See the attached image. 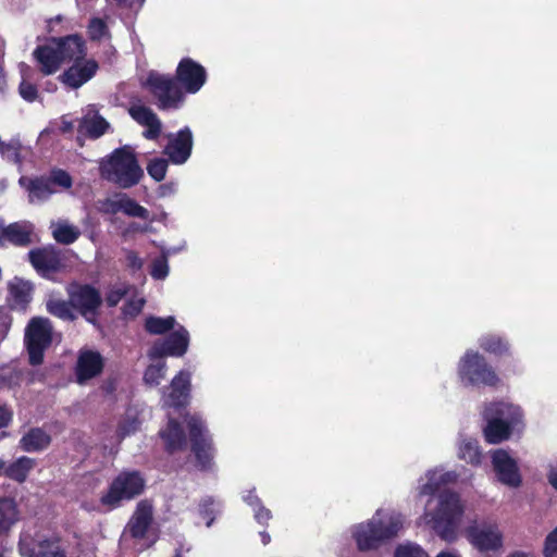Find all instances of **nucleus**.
<instances>
[{
	"label": "nucleus",
	"instance_id": "obj_35",
	"mask_svg": "<svg viewBox=\"0 0 557 557\" xmlns=\"http://www.w3.org/2000/svg\"><path fill=\"white\" fill-rule=\"evenodd\" d=\"M22 81L18 86L20 96L27 102H34L38 97V89L32 79L33 70L24 62L18 64Z\"/></svg>",
	"mask_w": 557,
	"mask_h": 557
},
{
	"label": "nucleus",
	"instance_id": "obj_22",
	"mask_svg": "<svg viewBox=\"0 0 557 557\" xmlns=\"http://www.w3.org/2000/svg\"><path fill=\"white\" fill-rule=\"evenodd\" d=\"M33 55L44 75L54 74L63 63L54 37L50 38L46 44L37 46Z\"/></svg>",
	"mask_w": 557,
	"mask_h": 557
},
{
	"label": "nucleus",
	"instance_id": "obj_39",
	"mask_svg": "<svg viewBox=\"0 0 557 557\" xmlns=\"http://www.w3.org/2000/svg\"><path fill=\"white\" fill-rule=\"evenodd\" d=\"M10 294L17 305L24 306L32 299V286L28 282L15 278L10 284Z\"/></svg>",
	"mask_w": 557,
	"mask_h": 557
},
{
	"label": "nucleus",
	"instance_id": "obj_30",
	"mask_svg": "<svg viewBox=\"0 0 557 557\" xmlns=\"http://www.w3.org/2000/svg\"><path fill=\"white\" fill-rule=\"evenodd\" d=\"M159 434L164 442L166 451L170 454L186 446L185 432L175 419L170 418L166 428L160 430Z\"/></svg>",
	"mask_w": 557,
	"mask_h": 557
},
{
	"label": "nucleus",
	"instance_id": "obj_57",
	"mask_svg": "<svg viewBox=\"0 0 557 557\" xmlns=\"http://www.w3.org/2000/svg\"><path fill=\"white\" fill-rule=\"evenodd\" d=\"M176 191V186L174 183L162 184L158 187V196L161 198L169 197Z\"/></svg>",
	"mask_w": 557,
	"mask_h": 557
},
{
	"label": "nucleus",
	"instance_id": "obj_62",
	"mask_svg": "<svg viewBox=\"0 0 557 557\" xmlns=\"http://www.w3.org/2000/svg\"><path fill=\"white\" fill-rule=\"evenodd\" d=\"M190 545L181 544L178 547L175 548V555L173 557H183V554L190 552Z\"/></svg>",
	"mask_w": 557,
	"mask_h": 557
},
{
	"label": "nucleus",
	"instance_id": "obj_14",
	"mask_svg": "<svg viewBox=\"0 0 557 557\" xmlns=\"http://www.w3.org/2000/svg\"><path fill=\"white\" fill-rule=\"evenodd\" d=\"M166 137L168 144L163 149V153L172 164H185L190 158L194 147L191 129L185 126L176 133H169Z\"/></svg>",
	"mask_w": 557,
	"mask_h": 557
},
{
	"label": "nucleus",
	"instance_id": "obj_29",
	"mask_svg": "<svg viewBox=\"0 0 557 557\" xmlns=\"http://www.w3.org/2000/svg\"><path fill=\"white\" fill-rule=\"evenodd\" d=\"M52 437L42 428H30L18 442V446L26 453H40L46 450L51 444Z\"/></svg>",
	"mask_w": 557,
	"mask_h": 557
},
{
	"label": "nucleus",
	"instance_id": "obj_43",
	"mask_svg": "<svg viewBox=\"0 0 557 557\" xmlns=\"http://www.w3.org/2000/svg\"><path fill=\"white\" fill-rule=\"evenodd\" d=\"M122 212L127 216L149 220V211L126 194H123Z\"/></svg>",
	"mask_w": 557,
	"mask_h": 557
},
{
	"label": "nucleus",
	"instance_id": "obj_16",
	"mask_svg": "<svg viewBox=\"0 0 557 557\" xmlns=\"http://www.w3.org/2000/svg\"><path fill=\"white\" fill-rule=\"evenodd\" d=\"M28 260L42 277H49L63 267L62 253L52 245L32 249L28 252Z\"/></svg>",
	"mask_w": 557,
	"mask_h": 557
},
{
	"label": "nucleus",
	"instance_id": "obj_59",
	"mask_svg": "<svg viewBox=\"0 0 557 557\" xmlns=\"http://www.w3.org/2000/svg\"><path fill=\"white\" fill-rule=\"evenodd\" d=\"M548 483L557 491V466L549 465L547 472Z\"/></svg>",
	"mask_w": 557,
	"mask_h": 557
},
{
	"label": "nucleus",
	"instance_id": "obj_24",
	"mask_svg": "<svg viewBox=\"0 0 557 557\" xmlns=\"http://www.w3.org/2000/svg\"><path fill=\"white\" fill-rule=\"evenodd\" d=\"M32 231L30 224L25 222H14L5 225L0 220V247L4 246L5 243H10L14 246L25 247L32 243Z\"/></svg>",
	"mask_w": 557,
	"mask_h": 557
},
{
	"label": "nucleus",
	"instance_id": "obj_55",
	"mask_svg": "<svg viewBox=\"0 0 557 557\" xmlns=\"http://www.w3.org/2000/svg\"><path fill=\"white\" fill-rule=\"evenodd\" d=\"M126 265L132 272L140 271L144 260L133 250L126 251Z\"/></svg>",
	"mask_w": 557,
	"mask_h": 557
},
{
	"label": "nucleus",
	"instance_id": "obj_18",
	"mask_svg": "<svg viewBox=\"0 0 557 557\" xmlns=\"http://www.w3.org/2000/svg\"><path fill=\"white\" fill-rule=\"evenodd\" d=\"M191 374L189 371L181 370L171 381L170 392L163 393L162 404L168 408L185 407L190 396Z\"/></svg>",
	"mask_w": 557,
	"mask_h": 557
},
{
	"label": "nucleus",
	"instance_id": "obj_58",
	"mask_svg": "<svg viewBox=\"0 0 557 557\" xmlns=\"http://www.w3.org/2000/svg\"><path fill=\"white\" fill-rule=\"evenodd\" d=\"M11 419L12 412L5 406H0V429L5 428Z\"/></svg>",
	"mask_w": 557,
	"mask_h": 557
},
{
	"label": "nucleus",
	"instance_id": "obj_13",
	"mask_svg": "<svg viewBox=\"0 0 557 557\" xmlns=\"http://www.w3.org/2000/svg\"><path fill=\"white\" fill-rule=\"evenodd\" d=\"M491 463L497 482L509 488H518L522 485L518 461L507 450L503 448L492 450Z\"/></svg>",
	"mask_w": 557,
	"mask_h": 557
},
{
	"label": "nucleus",
	"instance_id": "obj_50",
	"mask_svg": "<svg viewBox=\"0 0 557 557\" xmlns=\"http://www.w3.org/2000/svg\"><path fill=\"white\" fill-rule=\"evenodd\" d=\"M143 126L146 128L143 133V136L149 140H156L162 131V122L158 115H154L147 122V124H144Z\"/></svg>",
	"mask_w": 557,
	"mask_h": 557
},
{
	"label": "nucleus",
	"instance_id": "obj_44",
	"mask_svg": "<svg viewBox=\"0 0 557 557\" xmlns=\"http://www.w3.org/2000/svg\"><path fill=\"white\" fill-rule=\"evenodd\" d=\"M128 114L139 125L147 124V122L157 115L152 109L145 104L136 103L128 108Z\"/></svg>",
	"mask_w": 557,
	"mask_h": 557
},
{
	"label": "nucleus",
	"instance_id": "obj_9",
	"mask_svg": "<svg viewBox=\"0 0 557 557\" xmlns=\"http://www.w3.org/2000/svg\"><path fill=\"white\" fill-rule=\"evenodd\" d=\"M25 346L29 363L38 366L44 360V352L52 342V325L49 319L33 318L25 330Z\"/></svg>",
	"mask_w": 557,
	"mask_h": 557
},
{
	"label": "nucleus",
	"instance_id": "obj_3",
	"mask_svg": "<svg viewBox=\"0 0 557 557\" xmlns=\"http://www.w3.org/2000/svg\"><path fill=\"white\" fill-rule=\"evenodd\" d=\"M481 414L485 422L483 435L488 444H500L515 434L521 435L525 429L523 409L507 400L486 403Z\"/></svg>",
	"mask_w": 557,
	"mask_h": 557
},
{
	"label": "nucleus",
	"instance_id": "obj_53",
	"mask_svg": "<svg viewBox=\"0 0 557 557\" xmlns=\"http://www.w3.org/2000/svg\"><path fill=\"white\" fill-rule=\"evenodd\" d=\"M543 553L544 557H557V527L547 534Z\"/></svg>",
	"mask_w": 557,
	"mask_h": 557
},
{
	"label": "nucleus",
	"instance_id": "obj_7",
	"mask_svg": "<svg viewBox=\"0 0 557 557\" xmlns=\"http://www.w3.org/2000/svg\"><path fill=\"white\" fill-rule=\"evenodd\" d=\"M185 422L189 433L191 451L196 458V465L201 471H208L213 465L214 447L207 423L202 417L197 413L188 414Z\"/></svg>",
	"mask_w": 557,
	"mask_h": 557
},
{
	"label": "nucleus",
	"instance_id": "obj_25",
	"mask_svg": "<svg viewBox=\"0 0 557 557\" xmlns=\"http://www.w3.org/2000/svg\"><path fill=\"white\" fill-rule=\"evenodd\" d=\"M240 499L250 508L253 519L259 525L264 528L269 525L273 518L272 511L264 506L255 486L242 490Z\"/></svg>",
	"mask_w": 557,
	"mask_h": 557
},
{
	"label": "nucleus",
	"instance_id": "obj_42",
	"mask_svg": "<svg viewBox=\"0 0 557 557\" xmlns=\"http://www.w3.org/2000/svg\"><path fill=\"white\" fill-rule=\"evenodd\" d=\"M169 162V159L161 157L150 159L146 166L148 175L156 182H162L166 176Z\"/></svg>",
	"mask_w": 557,
	"mask_h": 557
},
{
	"label": "nucleus",
	"instance_id": "obj_61",
	"mask_svg": "<svg viewBox=\"0 0 557 557\" xmlns=\"http://www.w3.org/2000/svg\"><path fill=\"white\" fill-rule=\"evenodd\" d=\"M144 306V300H139L137 302H129L127 305V313H131V314H137L140 312L141 308Z\"/></svg>",
	"mask_w": 557,
	"mask_h": 557
},
{
	"label": "nucleus",
	"instance_id": "obj_51",
	"mask_svg": "<svg viewBox=\"0 0 557 557\" xmlns=\"http://www.w3.org/2000/svg\"><path fill=\"white\" fill-rule=\"evenodd\" d=\"M140 426V421L136 417L127 416L119 426L121 437L134 434Z\"/></svg>",
	"mask_w": 557,
	"mask_h": 557
},
{
	"label": "nucleus",
	"instance_id": "obj_2",
	"mask_svg": "<svg viewBox=\"0 0 557 557\" xmlns=\"http://www.w3.org/2000/svg\"><path fill=\"white\" fill-rule=\"evenodd\" d=\"M404 521L405 518L399 511L379 508L370 519L350 528L351 537L358 550H375L399 534Z\"/></svg>",
	"mask_w": 557,
	"mask_h": 557
},
{
	"label": "nucleus",
	"instance_id": "obj_45",
	"mask_svg": "<svg viewBox=\"0 0 557 557\" xmlns=\"http://www.w3.org/2000/svg\"><path fill=\"white\" fill-rule=\"evenodd\" d=\"M169 260L163 256L153 259L150 265V275L156 281H163L169 276Z\"/></svg>",
	"mask_w": 557,
	"mask_h": 557
},
{
	"label": "nucleus",
	"instance_id": "obj_56",
	"mask_svg": "<svg viewBox=\"0 0 557 557\" xmlns=\"http://www.w3.org/2000/svg\"><path fill=\"white\" fill-rule=\"evenodd\" d=\"M186 242L183 240L178 246L161 247V256L169 260L171 256H175L186 249Z\"/></svg>",
	"mask_w": 557,
	"mask_h": 557
},
{
	"label": "nucleus",
	"instance_id": "obj_26",
	"mask_svg": "<svg viewBox=\"0 0 557 557\" xmlns=\"http://www.w3.org/2000/svg\"><path fill=\"white\" fill-rule=\"evenodd\" d=\"M479 348L494 357H509L511 356V344L509 339L499 333L487 332L479 336Z\"/></svg>",
	"mask_w": 557,
	"mask_h": 557
},
{
	"label": "nucleus",
	"instance_id": "obj_19",
	"mask_svg": "<svg viewBox=\"0 0 557 557\" xmlns=\"http://www.w3.org/2000/svg\"><path fill=\"white\" fill-rule=\"evenodd\" d=\"M104 361L100 352L91 349L81 350L75 367V375L78 384L98 376L103 370Z\"/></svg>",
	"mask_w": 557,
	"mask_h": 557
},
{
	"label": "nucleus",
	"instance_id": "obj_60",
	"mask_svg": "<svg viewBox=\"0 0 557 557\" xmlns=\"http://www.w3.org/2000/svg\"><path fill=\"white\" fill-rule=\"evenodd\" d=\"M5 55V41L0 35V81L4 77L3 62Z\"/></svg>",
	"mask_w": 557,
	"mask_h": 557
},
{
	"label": "nucleus",
	"instance_id": "obj_34",
	"mask_svg": "<svg viewBox=\"0 0 557 557\" xmlns=\"http://www.w3.org/2000/svg\"><path fill=\"white\" fill-rule=\"evenodd\" d=\"M178 323L176 322L175 317H156L148 315L145 319L144 327L147 333L151 335H164L171 332L174 327H176Z\"/></svg>",
	"mask_w": 557,
	"mask_h": 557
},
{
	"label": "nucleus",
	"instance_id": "obj_32",
	"mask_svg": "<svg viewBox=\"0 0 557 557\" xmlns=\"http://www.w3.org/2000/svg\"><path fill=\"white\" fill-rule=\"evenodd\" d=\"M50 228L53 239L62 245H71L81 236V230L66 220L52 221Z\"/></svg>",
	"mask_w": 557,
	"mask_h": 557
},
{
	"label": "nucleus",
	"instance_id": "obj_6",
	"mask_svg": "<svg viewBox=\"0 0 557 557\" xmlns=\"http://www.w3.org/2000/svg\"><path fill=\"white\" fill-rule=\"evenodd\" d=\"M145 86L156 99V104L160 110L175 111L183 107L184 89L175 77L151 71L146 78Z\"/></svg>",
	"mask_w": 557,
	"mask_h": 557
},
{
	"label": "nucleus",
	"instance_id": "obj_36",
	"mask_svg": "<svg viewBox=\"0 0 557 557\" xmlns=\"http://www.w3.org/2000/svg\"><path fill=\"white\" fill-rule=\"evenodd\" d=\"M47 310L53 317L66 322H73L77 319L76 310L69 299H50L47 301Z\"/></svg>",
	"mask_w": 557,
	"mask_h": 557
},
{
	"label": "nucleus",
	"instance_id": "obj_38",
	"mask_svg": "<svg viewBox=\"0 0 557 557\" xmlns=\"http://www.w3.org/2000/svg\"><path fill=\"white\" fill-rule=\"evenodd\" d=\"M223 503L212 496L203 497L199 503V515L206 519V525L210 528L216 516L222 512Z\"/></svg>",
	"mask_w": 557,
	"mask_h": 557
},
{
	"label": "nucleus",
	"instance_id": "obj_64",
	"mask_svg": "<svg viewBox=\"0 0 557 557\" xmlns=\"http://www.w3.org/2000/svg\"><path fill=\"white\" fill-rule=\"evenodd\" d=\"M259 535L263 545H268L271 542V536L267 531H260Z\"/></svg>",
	"mask_w": 557,
	"mask_h": 557
},
{
	"label": "nucleus",
	"instance_id": "obj_31",
	"mask_svg": "<svg viewBox=\"0 0 557 557\" xmlns=\"http://www.w3.org/2000/svg\"><path fill=\"white\" fill-rule=\"evenodd\" d=\"M457 456L471 466H479L482 461V450L476 438L460 435L458 440Z\"/></svg>",
	"mask_w": 557,
	"mask_h": 557
},
{
	"label": "nucleus",
	"instance_id": "obj_37",
	"mask_svg": "<svg viewBox=\"0 0 557 557\" xmlns=\"http://www.w3.org/2000/svg\"><path fill=\"white\" fill-rule=\"evenodd\" d=\"M17 521L16 504L13 499L0 498V532H8Z\"/></svg>",
	"mask_w": 557,
	"mask_h": 557
},
{
	"label": "nucleus",
	"instance_id": "obj_47",
	"mask_svg": "<svg viewBox=\"0 0 557 557\" xmlns=\"http://www.w3.org/2000/svg\"><path fill=\"white\" fill-rule=\"evenodd\" d=\"M127 287L124 284L113 285L106 294L104 301L108 307L113 308L126 296Z\"/></svg>",
	"mask_w": 557,
	"mask_h": 557
},
{
	"label": "nucleus",
	"instance_id": "obj_63",
	"mask_svg": "<svg viewBox=\"0 0 557 557\" xmlns=\"http://www.w3.org/2000/svg\"><path fill=\"white\" fill-rule=\"evenodd\" d=\"M74 128V124L72 121H69L66 119H62V122H61V131L63 133H70L71 131H73Z\"/></svg>",
	"mask_w": 557,
	"mask_h": 557
},
{
	"label": "nucleus",
	"instance_id": "obj_21",
	"mask_svg": "<svg viewBox=\"0 0 557 557\" xmlns=\"http://www.w3.org/2000/svg\"><path fill=\"white\" fill-rule=\"evenodd\" d=\"M18 184L27 191L28 201L32 205H42L55 193L47 176H22Z\"/></svg>",
	"mask_w": 557,
	"mask_h": 557
},
{
	"label": "nucleus",
	"instance_id": "obj_10",
	"mask_svg": "<svg viewBox=\"0 0 557 557\" xmlns=\"http://www.w3.org/2000/svg\"><path fill=\"white\" fill-rule=\"evenodd\" d=\"M66 292L75 310L87 322L94 324L103 304L99 289L91 284L73 283L69 285Z\"/></svg>",
	"mask_w": 557,
	"mask_h": 557
},
{
	"label": "nucleus",
	"instance_id": "obj_54",
	"mask_svg": "<svg viewBox=\"0 0 557 557\" xmlns=\"http://www.w3.org/2000/svg\"><path fill=\"white\" fill-rule=\"evenodd\" d=\"M12 324V317L7 309L0 308V339H4Z\"/></svg>",
	"mask_w": 557,
	"mask_h": 557
},
{
	"label": "nucleus",
	"instance_id": "obj_4",
	"mask_svg": "<svg viewBox=\"0 0 557 557\" xmlns=\"http://www.w3.org/2000/svg\"><path fill=\"white\" fill-rule=\"evenodd\" d=\"M99 170L102 178L123 189L136 186L144 176V171L129 146L114 149L101 160Z\"/></svg>",
	"mask_w": 557,
	"mask_h": 557
},
{
	"label": "nucleus",
	"instance_id": "obj_28",
	"mask_svg": "<svg viewBox=\"0 0 557 557\" xmlns=\"http://www.w3.org/2000/svg\"><path fill=\"white\" fill-rule=\"evenodd\" d=\"M152 521V507L146 502H139L134 515L127 523V530L135 539H143Z\"/></svg>",
	"mask_w": 557,
	"mask_h": 557
},
{
	"label": "nucleus",
	"instance_id": "obj_46",
	"mask_svg": "<svg viewBox=\"0 0 557 557\" xmlns=\"http://www.w3.org/2000/svg\"><path fill=\"white\" fill-rule=\"evenodd\" d=\"M21 143L18 140H11L10 143H2L0 146V153L11 162L16 164L21 163Z\"/></svg>",
	"mask_w": 557,
	"mask_h": 557
},
{
	"label": "nucleus",
	"instance_id": "obj_11",
	"mask_svg": "<svg viewBox=\"0 0 557 557\" xmlns=\"http://www.w3.org/2000/svg\"><path fill=\"white\" fill-rule=\"evenodd\" d=\"M190 344L189 331L182 324H177L164 338L156 341L148 350L151 360L163 357L181 358L188 351Z\"/></svg>",
	"mask_w": 557,
	"mask_h": 557
},
{
	"label": "nucleus",
	"instance_id": "obj_12",
	"mask_svg": "<svg viewBox=\"0 0 557 557\" xmlns=\"http://www.w3.org/2000/svg\"><path fill=\"white\" fill-rule=\"evenodd\" d=\"M469 543L480 553H496L504 546V534L496 522H481L467 529Z\"/></svg>",
	"mask_w": 557,
	"mask_h": 557
},
{
	"label": "nucleus",
	"instance_id": "obj_23",
	"mask_svg": "<svg viewBox=\"0 0 557 557\" xmlns=\"http://www.w3.org/2000/svg\"><path fill=\"white\" fill-rule=\"evenodd\" d=\"M110 123L100 115L96 104H88L84 115L79 121V132L84 133L90 139H98L109 129Z\"/></svg>",
	"mask_w": 557,
	"mask_h": 557
},
{
	"label": "nucleus",
	"instance_id": "obj_49",
	"mask_svg": "<svg viewBox=\"0 0 557 557\" xmlns=\"http://www.w3.org/2000/svg\"><path fill=\"white\" fill-rule=\"evenodd\" d=\"M47 178L50 180L52 188H54V185H58L62 188L69 189L73 184L71 175L61 169L52 170Z\"/></svg>",
	"mask_w": 557,
	"mask_h": 557
},
{
	"label": "nucleus",
	"instance_id": "obj_33",
	"mask_svg": "<svg viewBox=\"0 0 557 557\" xmlns=\"http://www.w3.org/2000/svg\"><path fill=\"white\" fill-rule=\"evenodd\" d=\"M36 465L35 459L29 458L27 456H21L8 467H4V474L18 483H23L28 473L34 469Z\"/></svg>",
	"mask_w": 557,
	"mask_h": 557
},
{
	"label": "nucleus",
	"instance_id": "obj_1",
	"mask_svg": "<svg viewBox=\"0 0 557 557\" xmlns=\"http://www.w3.org/2000/svg\"><path fill=\"white\" fill-rule=\"evenodd\" d=\"M459 473L456 470H445L444 467H435L425 471L418 480V496H429L424 509V519L434 532L444 541L456 540L457 530L463 515V506L458 493L441 488L458 481Z\"/></svg>",
	"mask_w": 557,
	"mask_h": 557
},
{
	"label": "nucleus",
	"instance_id": "obj_8",
	"mask_svg": "<svg viewBox=\"0 0 557 557\" xmlns=\"http://www.w3.org/2000/svg\"><path fill=\"white\" fill-rule=\"evenodd\" d=\"M145 480L138 471H123L110 484L109 490L101 496L102 505L116 508L123 500H131L141 494Z\"/></svg>",
	"mask_w": 557,
	"mask_h": 557
},
{
	"label": "nucleus",
	"instance_id": "obj_40",
	"mask_svg": "<svg viewBox=\"0 0 557 557\" xmlns=\"http://www.w3.org/2000/svg\"><path fill=\"white\" fill-rule=\"evenodd\" d=\"M87 34L90 40L101 41L111 37L107 22L101 17H91L87 25Z\"/></svg>",
	"mask_w": 557,
	"mask_h": 557
},
{
	"label": "nucleus",
	"instance_id": "obj_41",
	"mask_svg": "<svg viewBox=\"0 0 557 557\" xmlns=\"http://www.w3.org/2000/svg\"><path fill=\"white\" fill-rule=\"evenodd\" d=\"M166 372V363L162 359H158L157 363L150 364L144 373V382L151 386H158L164 379Z\"/></svg>",
	"mask_w": 557,
	"mask_h": 557
},
{
	"label": "nucleus",
	"instance_id": "obj_48",
	"mask_svg": "<svg viewBox=\"0 0 557 557\" xmlns=\"http://www.w3.org/2000/svg\"><path fill=\"white\" fill-rule=\"evenodd\" d=\"M394 557H429V555L419 545L407 543L396 548Z\"/></svg>",
	"mask_w": 557,
	"mask_h": 557
},
{
	"label": "nucleus",
	"instance_id": "obj_17",
	"mask_svg": "<svg viewBox=\"0 0 557 557\" xmlns=\"http://www.w3.org/2000/svg\"><path fill=\"white\" fill-rule=\"evenodd\" d=\"M20 553L26 557H64L65 553L58 537L38 539L21 537Z\"/></svg>",
	"mask_w": 557,
	"mask_h": 557
},
{
	"label": "nucleus",
	"instance_id": "obj_5",
	"mask_svg": "<svg viewBox=\"0 0 557 557\" xmlns=\"http://www.w3.org/2000/svg\"><path fill=\"white\" fill-rule=\"evenodd\" d=\"M458 382L463 387H497L500 377L486 357L479 350L468 348L456 364Z\"/></svg>",
	"mask_w": 557,
	"mask_h": 557
},
{
	"label": "nucleus",
	"instance_id": "obj_20",
	"mask_svg": "<svg viewBox=\"0 0 557 557\" xmlns=\"http://www.w3.org/2000/svg\"><path fill=\"white\" fill-rule=\"evenodd\" d=\"M95 60H78L60 75V81L72 89H77L90 81L97 73Z\"/></svg>",
	"mask_w": 557,
	"mask_h": 557
},
{
	"label": "nucleus",
	"instance_id": "obj_27",
	"mask_svg": "<svg viewBox=\"0 0 557 557\" xmlns=\"http://www.w3.org/2000/svg\"><path fill=\"white\" fill-rule=\"evenodd\" d=\"M59 53L64 62L83 60L86 54L85 41L82 36L74 34L64 37H54Z\"/></svg>",
	"mask_w": 557,
	"mask_h": 557
},
{
	"label": "nucleus",
	"instance_id": "obj_15",
	"mask_svg": "<svg viewBox=\"0 0 557 557\" xmlns=\"http://www.w3.org/2000/svg\"><path fill=\"white\" fill-rule=\"evenodd\" d=\"M175 79L186 94L194 95L206 84L207 71L191 58H183L176 67Z\"/></svg>",
	"mask_w": 557,
	"mask_h": 557
},
{
	"label": "nucleus",
	"instance_id": "obj_52",
	"mask_svg": "<svg viewBox=\"0 0 557 557\" xmlns=\"http://www.w3.org/2000/svg\"><path fill=\"white\" fill-rule=\"evenodd\" d=\"M122 203H123V194H116L115 198H107L101 203V210L104 213L116 214L122 212Z\"/></svg>",
	"mask_w": 557,
	"mask_h": 557
}]
</instances>
